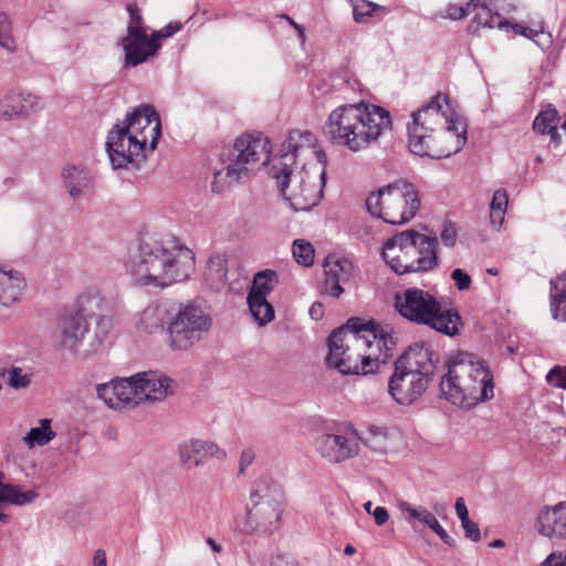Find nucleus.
<instances>
[{"instance_id":"1","label":"nucleus","mask_w":566,"mask_h":566,"mask_svg":"<svg viewBox=\"0 0 566 566\" xmlns=\"http://www.w3.org/2000/svg\"><path fill=\"white\" fill-rule=\"evenodd\" d=\"M392 328L375 322L350 318L327 338L326 365L343 375H368L391 357Z\"/></svg>"},{"instance_id":"2","label":"nucleus","mask_w":566,"mask_h":566,"mask_svg":"<svg viewBox=\"0 0 566 566\" xmlns=\"http://www.w3.org/2000/svg\"><path fill=\"white\" fill-rule=\"evenodd\" d=\"M407 133L410 151L420 157L448 158L467 143L465 122L441 93L411 114Z\"/></svg>"},{"instance_id":"3","label":"nucleus","mask_w":566,"mask_h":566,"mask_svg":"<svg viewBox=\"0 0 566 566\" xmlns=\"http://www.w3.org/2000/svg\"><path fill=\"white\" fill-rule=\"evenodd\" d=\"M391 127L386 108L359 102L334 108L324 124V133L333 145L360 153L376 145Z\"/></svg>"},{"instance_id":"4","label":"nucleus","mask_w":566,"mask_h":566,"mask_svg":"<svg viewBox=\"0 0 566 566\" xmlns=\"http://www.w3.org/2000/svg\"><path fill=\"white\" fill-rule=\"evenodd\" d=\"M195 271L192 250L169 234L144 233V287L165 290Z\"/></svg>"},{"instance_id":"5","label":"nucleus","mask_w":566,"mask_h":566,"mask_svg":"<svg viewBox=\"0 0 566 566\" xmlns=\"http://www.w3.org/2000/svg\"><path fill=\"white\" fill-rule=\"evenodd\" d=\"M443 397L452 405L471 409L494 397V379L490 367L479 357L461 353L453 357L440 381Z\"/></svg>"},{"instance_id":"6","label":"nucleus","mask_w":566,"mask_h":566,"mask_svg":"<svg viewBox=\"0 0 566 566\" xmlns=\"http://www.w3.org/2000/svg\"><path fill=\"white\" fill-rule=\"evenodd\" d=\"M271 155L270 139L262 135L243 134L223 148L220 155L221 169L214 171L211 184L214 192L244 182L268 164Z\"/></svg>"},{"instance_id":"7","label":"nucleus","mask_w":566,"mask_h":566,"mask_svg":"<svg viewBox=\"0 0 566 566\" xmlns=\"http://www.w3.org/2000/svg\"><path fill=\"white\" fill-rule=\"evenodd\" d=\"M395 307L406 319L448 336L457 335L462 324L457 312L442 308L433 295L417 287L407 289L398 294Z\"/></svg>"},{"instance_id":"8","label":"nucleus","mask_w":566,"mask_h":566,"mask_svg":"<svg viewBox=\"0 0 566 566\" xmlns=\"http://www.w3.org/2000/svg\"><path fill=\"white\" fill-rule=\"evenodd\" d=\"M421 207L416 187L405 180L394 181L371 192L366 199L367 211L384 222L400 226L412 220Z\"/></svg>"},{"instance_id":"9","label":"nucleus","mask_w":566,"mask_h":566,"mask_svg":"<svg viewBox=\"0 0 566 566\" xmlns=\"http://www.w3.org/2000/svg\"><path fill=\"white\" fill-rule=\"evenodd\" d=\"M284 199L295 211H307L323 197L326 180V166L270 172Z\"/></svg>"},{"instance_id":"10","label":"nucleus","mask_w":566,"mask_h":566,"mask_svg":"<svg viewBox=\"0 0 566 566\" xmlns=\"http://www.w3.org/2000/svg\"><path fill=\"white\" fill-rule=\"evenodd\" d=\"M284 506L282 488L268 479L258 480L250 494L244 532L272 534L277 531Z\"/></svg>"},{"instance_id":"11","label":"nucleus","mask_w":566,"mask_h":566,"mask_svg":"<svg viewBox=\"0 0 566 566\" xmlns=\"http://www.w3.org/2000/svg\"><path fill=\"white\" fill-rule=\"evenodd\" d=\"M281 150L282 154L274 159L270 172H291L292 169L312 168L316 164L327 166V155L316 135L310 130H291Z\"/></svg>"},{"instance_id":"12","label":"nucleus","mask_w":566,"mask_h":566,"mask_svg":"<svg viewBox=\"0 0 566 566\" xmlns=\"http://www.w3.org/2000/svg\"><path fill=\"white\" fill-rule=\"evenodd\" d=\"M142 118V105L128 113L120 124L108 133L106 150L114 169H139L142 142L137 139L134 125Z\"/></svg>"},{"instance_id":"13","label":"nucleus","mask_w":566,"mask_h":566,"mask_svg":"<svg viewBox=\"0 0 566 566\" xmlns=\"http://www.w3.org/2000/svg\"><path fill=\"white\" fill-rule=\"evenodd\" d=\"M212 325L210 315L193 302L180 305L167 327L168 344L172 349L186 350L198 343Z\"/></svg>"},{"instance_id":"14","label":"nucleus","mask_w":566,"mask_h":566,"mask_svg":"<svg viewBox=\"0 0 566 566\" xmlns=\"http://www.w3.org/2000/svg\"><path fill=\"white\" fill-rule=\"evenodd\" d=\"M359 441L354 429H336L319 433L314 441L316 452L329 463H340L359 453Z\"/></svg>"},{"instance_id":"15","label":"nucleus","mask_w":566,"mask_h":566,"mask_svg":"<svg viewBox=\"0 0 566 566\" xmlns=\"http://www.w3.org/2000/svg\"><path fill=\"white\" fill-rule=\"evenodd\" d=\"M142 389V373L130 377L115 378L96 387L97 397L115 410H132L142 400L138 392Z\"/></svg>"},{"instance_id":"16","label":"nucleus","mask_w":566,"mask_h":566,"mask_svg":"<svg viewBox=\"0 0 566 566\" xmlns=\"http://www.w3.org/2000/svg\"><path fill=\"white\" fill-rule=\"evenodd\" d=\"M178 461L185 470L203 467L209 460L224 462L228 453L218 443L211 440L190 438L181 441L177 447Z\"/></svg>"},{"instance_id":"17","label":"nucleus","mask_w":566,"mask_h":566,"mask_svg":"<svg viewBox=\"0 0 566 566\" xmlns=\"http://www.w3.org/2000/svg\"><path fill=\"white\" fill-rule=\"evenodd\" d=\"M430 380L398 361L388 384V391L399 405H411L427 390Z\"/></svg>"},{"instance_id":"18","label":"nucleus","mask_w":566,"mask_h":566,"mask_svg":"<svg viewBox=\"0 0 566 566\" xmlns=\"http://www.w3.org/2000/svg\"><path fill=\"white\" fill-rule=\"evenodd\" d=\"M43 108L44 104L39 95L14 87L9 90L0 101V119L3 122L25 120Z\"/></svg>"},{"instance_id":"19","label":"nucleus","mask_w":566,"mask_h":566,"mask_svg":"<svg viewBox=\"0 0 566 566\" xmlns=\"http://www.w3.org/2000/svg\"><path fill=\"white\" fill-rule=\"evenodd\" d=\"M412 252L408 259V273H427L439 265L438 238L411 230Z\"/></svg>"},{"instance_id":"20","label":"nucleus","mask_w":566,"mask_h":566,"mask_svg":"<svg viewBox=\"0 0 566 566\" xmlns=\"http://www.w3.org/2000/svg\"><path fill=\"white\" fill-rule=\"evenodd\" d=\"M412 242L415 241L411 237V230H403L387 239L382 244V258L398 275L407 274L409 252L413 251Z\"/></svg>"},{"instance_id":"21","label":"nucleus","mask_w":566,"mask_h":566,"mask_svg":"<svg viewBox=\"0 0 566 566\" xmlns=\"http://www.w3.org/2000/svg\"><path fill=\"white\" fill-rule=\"evenodd\" d=\"M324 292L333 297H338L346 284L355 274L354 262L345 256L329 255L325 260Z\"/></svg>"},{"instance_id":"22","label":"nucleus","mask_w":566,"mask_h":566,"mask_svg":"<svg viewBox=\"0 0 566 566\" xmlns=\"http://www.w3.org/2000/svg\"><path fill=\"white\" fill-rule=\"evenodd\" d=\"M88 332V323L80 312L62 314L56 322L55 338L66 349H75Z\"/></svg>"},{"instance_id":"23","label":"nucleus","mask_w":566,"mask_h":566,"mask_svg":"<svg viewBox=\"0 0 566 566\" xmlns=\"http://www.w3.org/2000/svg\"><path fill=\"white\" fill-rule=\"evenodd\" d=\"M537 531L551 539H566V502L543 507L537 515Z\"/></svg>"},{"instance_id":"24","label":"nucleus","mask_w":566,"mask_h":566,"mask_svg":"<svg viewBox=\"0 0 566 566\" xmlns=\"http://www.w3.org/2000/svg\"><path fill=\"white\" fill-rule=\"evenodd\" d=\"M64 188L73 201L81 200L94 185V175L82 164H69L61 174Z\"/></svg>"},{"instance_id":"25","label":"nucleus","mask_w":566,"mask_h":566,"mask_svg":"<svg viewBox=\"0 0 566 566\" xmlns=\"http://www.w3.org/2000/svg\"><path fill=\"white\" fill-rule=\"evenodd\" d=\"M437 361L438 355L423 342L411 345L401 360L407 369L415 370L429 380L434 374Z\"/></svg>"},{"instance_id":"26","label":"nucleus","mask_w":566,"mask_h":566,"mask_svg":"<svg viewBox=\"0 0 566 566\" xmlns=\"http://www.w3.org/2000/svg\"><path fill=\"white\" fill-rule=\"evenodd\" d=\"M398 509L405 515V520L409 524L413 525V523L418 521L434 532L446 545L450 547L455 546L454 538L441 526L436 515L424 506H415L407 501H401L398 503Z\"/></svg>"},{"instance_id":"27","label":"nucleus","mask_w":566,"mask_h":566,"mask_svg":"<svg viewBox=\"0 0 566 566\" xmlns=\"http://www.w3.org/2000/svg\"><path fill=\"white\" fill-rule=\"evenodd\" d=\"M27 286L24 275L12 268L0 264V304L9 307L18 303Z\"/></svg>"},{"instance_id":"28","label":"nucleus","mask_w":566,"mask_h":566,"mask_svg":"<svg viewBox=\"0 0 566 566\" xmlns=\"http://www.w3.org/2000/svg\"><path fill=\"white\" fill-rule=\"evenodd\" d=\"M132 23L128 27L127 36L123 40L122 45L125 51L126 65L136 66L142 63V25L139 23L138 7L136 4L128 6Z\"/></svg>"},{"instance_id":"29","label":"nucleus","mask_w":566,"mask_h":566,"mask_svg":"<svg viewBox=\"0 0 566 566\" xmlns=\"http://www.w3.org/2000/svg\"><path fill=\"white\" fill-rule=\"evenodd\" d=\"M172 380L158 370L144 371V403L165 400L172 395Z\"/></svg>"},{"instance_id":"30","label":"nucleus","mask_w":566,"mask_h":566,"mask_svg":"<svg viewBox=\"0 0 566 566\" xmlns=\"http://www.w3.org/2000/svg\"><path fill=\"white\" fill-rule=\"evenodd\" d=\"M172 310V303L169 300H158L150 303L144 310V332L154 333L164 328V324Z\"/></svg>"},{"instance_id":"31","label":"nucleus","mask_w":566,"mask_h":566,"mask_svg":"<svg viewBox=\"0 0 566 566\" xmlns=\"http://www.w3.org/2000/svg\"><path fill=\"white\" fill-rule=\"evenodd\" d=\"M551 311L555 319L566 322V270L551 280Z\"/></svg>"},{"instance_id":"32","label":"nucleus","mask_w":566,"mask_h":566,"mask_svg":"<svg viewBox=\"0 0 566 566\" xmlns=\"http://www.w3.org/2000/svg\"><path fill=\"white\" fill-rule=\"evenodd\" d=\"M503 31H512L513 33L532 40L541 49L548 48L552 44V35L545 31L543 23H536L533 27H526L522 23L510 22Z\"/></svg>"},{"instance_id":"33","label":"nucleus","mask_w":566,"mask_h":566,"mask_svg":"<svg viewBox=\"0 0 566 566\" xmlns=\"http://www.w3.org/2000/svg\"><path fill=\"white\" fill-rule=\"evenodd\" d=\"M182 29V23L170 22L163 29L151 32L150 35L146 34L144 30V62L149 57L155 56L161 48V41L166 40Z\"/></svg>"},{"instance_id":"34","label":"nucleus","mask_w":566,"mask_h":566,"mask_svg":"<svg viewBox=\"0 0 566 566\" xmlns=\"http://www.w3.org/2000/svg\"><path fill=\"white\" fill-rule=\"evenodd\" d=\"M3 474L0 473V503H10L15 505H24L31 503L38 497V493L30 491H22L19 486L6 484L2 482ZM3 515L0 513V518Z\"/></svg>"},{"instance_id":"35","label":"nucleus","mask_w":566,"mask_h":566,"mask_svg":"<svg viewBox=\"0 0 566 566\" xmlns=\"http://www.w3.org/2000/svg\"><path fill=\"white\" fill-rule=\"evenodd\" d=\"M478 7H472V11H476L474 21L483 27L494 29L497 28L503 30L507 25V20H503L497 12H493L491 8V1L476 0Z\"/></svg>"},{"instance_id":"36","label":"nucleus","mask_w":566,"mask_h":566,"mask_svg":"<svg viewBox=\"0 0 566 566\" xmlns=\"http://www.w3.org/2000/svg\"><path fill=\"white\" fill-rule=\"evenodd\" d=\"M149 126H151L149 130L150 142L147 145L146 140L144 139V151H154L157 148V144L161 137V122L158 112L154 108V106L144 104V132Z\"/></svg>"},{"instance_id":"37","label":"nucleus","mask_w":566,"mask_h":566,"mask_svg":"<svg viewBox=\"0 0 566 566\" xmlns=\"http://www.w3.org/2000/svg\"><path fill=\"white\" fill-rule=\"evenodd\" d=\"M39 424V427L31 428L22 439L30 449L35 446L42 447L48 444L56 436L55 431L51 428V419H40Z\"/></svg>"},{"instance_id":"38","label":"nucleus","mask_w":566,"mask_h":566,"mask_svg":"<svg viewBox=\"0 0 566 566\" xmlns=\"http://www.w3.org/2000/svg\"><path fill=\"white\" fill-rule=\"evenodd\" d=\"M247 302L250 313L259 326H265L274 319V308L268 298L248 296Z\"/></svg>"},{"instance_id":"39","label":"nucleus","mask_w":566,"mask_h":566,"mask_svg":"<svg viewBox=\"0 0 566 566\" xmlns=\"http://www.w3.org/2000/svg\"><path fill=\"white\" fill-rule=\"evenodd\" d=\"M279 280L277 274L272 270H265L255 274L253 285L248 296H259L268 298V295L274 290Z\"/></svg>"},{"instance_id":"40","label":"nucleus","mask_w":566,"mask_h":566,"mask_svg":"<svg viewBox=\"0 0 566 566\" xmlns=\"http://www.w3.org/2000/svg\"><path fill=\"white\" fill-rule=\"evenodd\" d=\"M507 201V193L504 189L494 191L490 203V220L496 230L503 224Z\"/></svg>"},{"instance_id":"41","label":"nucleus","mask_w":566,"mask_h":566,"mask_svg":"<svg viewBox=\"0 0 566 566\" xmlns=\"http://www.w3.org/2000/svg\"><path fill=\"white\" fill-rule=\"evenodd\" d=\"M559 122V115L555 107L547 105L542 109L533 122V129L537 134L545 135L547 132H552L557 127Z\"/></svg>"},{"instance_id":"42","label":"nucleus","mask_w":566,"mask_h":566,"mask_svg":"<svg viewBox=\"0 0 566 566\" xmlns=\"http://www.w3.org/2000/svg\"><path fill=\"white\" fill-rule=\"evenodd\" d=\"M292 254L297 264L311 266L314 263L315 250L311 242L304 239H296L292 244Z\"/></svg>"},{"instance_id":"43","label":"nucleus","mask_w":566,"mask_h":566,"mask_svg":"<svg viewBox=\"0 0 566 566\" xmlns=\"http://www.w3.org/2000/svg\"><path fill=\"white\" fill-rule=\"evenodd\" d=\"M353 17L357 23H366L368 19L379 9L378 4L367 0H350Z\"/></svg>"},{"instance_id":"44","label":"nucleus","mask_w":566,"mask_h":566,"mask_svg":"<svg viewBox=\"0 0 566 566\" xmlns=\"http://www.w3.org/2000/svg\"><path fill=\"white\" fill-rule=\"evenodd\" d=\"M208 271L219 281H226L228 273V255L226 252H216L208 260Z\"/></svg>"},{"instance_id":"45","label":"nucleus","mask_w":566,"mask_h":566,"mask_svg":"<svg viewBox=\"0 0 566 566\" xmlns=\"http://www.w3.org/2000/svg\"><path fill=\"white\" fill-rule=\"evenodd\" d=\"M1 376L6 379L7 384L13 389L27 388L30 382V376L22 373V369L19 367H11L9 369H4Z\"/></svg>"},{"instance_id":"46","label":"nucleus","mask_w":566,"mask_h":566,"mask_svg":"<svg viewBox=\"0 0 566 566\" xmlns=\"http://www.w3.org/2000/svg\"><path fill=\"white\" fill-rule=\"evenodd\" d=\"M364 443L375 451L384 452L388 449L387 432L382 428H371Z\"/></svg>"},{"instance_id":"47","label":"nucleus","mask_w":566,"mask_h":566,"mask_svg":"<svg viewBox=\"0 0 566 566\" xmlns=\"http://www.w3.org/2000/svg\"><path fill=\"white\" fill-rule=\"evenodd\" d=\"M475 1L476 0H468L462 6L450 3L447 6L442 18L450 20H461L465 18L470 12H472V7H478V3H475Z\"/></svg>"},{"instance_id":"48","label":"nucleus","mask_w":566,"mask_h":566,"mask_svg":"<svg viewBox=\"0 0 566 566\" xmlns=\"http://www.w3.org/2000/svg\"><path fill=\"white\" fill-rule=\"evenodd\" d=\"M113 328V319L106 315H98L95 318V337L97 343L101 344L109 334Z\"/></svg>"},{"instance_id":"49","label":"nucleus","mask_w":566,"mask_h":566,"mask_svg":"<svg viewBox=\"0 0 566 566\" xmlns=\"http://www.w3.org/2000/svg\"><path fill=\"white\" fill-rule=\"evenodd\" d=\"M546 380L554 387L566 389V367L555 366L547 373Z\"/></svg>"},{"instance_id":"50","label":"nucleus","mask_w":566,"mask_h":566,"mask_svg":"<svg viewBox=\"0 0 566 566\" xmlns=\"http://www.w3.org/2000/svg\"><path fill=\"white\" fill-rule=\"evenodd\" d=\"M458 232L453 223L446 221L440 231V239L444 247L453 248L457 243Z\"/></svg>"},{"instance_id":"51","label":"nucleus","mask_w":566,"mask_h":566,"mask_svg":"<svg viewBox=\"0 0 566 566\" xmlns=\"http://www.w3.org/2000/svg\"><path fill=\"white\" fill-rule=\"evenodd\" d=\"M0 46L8 51L13 48L10 23L3 14H0Z\"/></svg>"},{"instance_id":"52","label":"nucleus","mask_w":566,"mask_h":566,"mask_svg":"<svg viewBox=\"0 0 566 566\" xmlns=\"http://www.w3.org/2000/svg\"><path fill=\"white\" fill-rule=\"evenodd\" d=\"M451 277L460 291H465L471 286V276L462 269H454L451 273Z\"/></svg>"},{"instance_id":"53","label":"nucleus","mask_w":566,"mask_h":566,"mask_svg":"<svg viewBox=\"0 0 566 566\" xmlns=\"http://www.w3.org/2000/svg\"><path fill=\"white\" fill-rule=\"evenodd\" d=\"M140 263L139 255L135 254L125 262L126 272L129 273L135 283L140 282Z\"/></svg>"},{"instance_id":"54","label":"nucleus","mask_w":566,"mask_h":566,"mask_svg":"<svg viewBox=\"0 0 566 566\" xmlns=\"http://www.w3.org/2000/svg\"><path fill=\"white\" fill-rule=\"evenodd\" d=\"M462 528L464 530L465 536L473 541L478 542L481 539V532L479 525L471 521L470 518L465 522L461 523Z\"/></svg>"},{"instance_id":"55","label":"nucleus","mask_w":566,"mask_h":566,"mask_svg":"<svg viewBox=\"0 0 566 566\" xmlns=\"http://www.w3.org/2000/svg\"><path fill=\"white\" fill-rule=\"evenodd\" d=\"M541 566H566V553H552Z\"/></svg>"},{"instance_id":"56","label":"nucleus","mask_w":566,"mask_h":566,"mask_svg":"<svg viewBox=\"0 0 566 566\" xmlns=\"http://www.w3.org/2000/svg\"><path fill=\"white\" fill-rule=\"evenodd\" d=\"M371 516L374 517L375 523L378 526L386 524L389 520V513H388L387 509L384 506L375 507L371 513Z\"/></svg>"},{"instance_id":"57","label":"nucleus","mask_w":566,"mask_h":566,"mask_svg":"<svg viewBox=\"0 0 566 566\" xmlns=\"http://www.w3.org/2000/svg\"><path fill=\"white\" fill-rule=\"evenodd\" d=\"M455 513L461 523L469 520V511L462 497H458L455 501Z\"/></svg>"},{"instance_id":"58","label":"nucleus","mask_w":566,"mask_h":566,"mask_svg":"<svg viewBox=\"0 0 566 566\" xmlns=\"http://www.w3.org/2000/svg\"><path fill=\"white\" fill-rule=\"evenodd\" d=\"M254 452L251 449L243 450L240 455V471L243 472L254 461Z\"/></svg>"},{"instance_id":"59","label":"nucleus","mask_w":566,"mask_h":566,"mask_svg":"<svg viewBox=\"0 0 566 566\" xmlns=\"http://www.w3.org/2000/svg\"><path fill=\"white\" fill-rule=\"evenodd\" d=\"M93 566H107L106 553L103 549H97L94 553Z\"/></svg>"},{"instance_id":"60","label":"nucleus","mask_w":566,"mask_h":566,"mask_svg":"<svg viewBox=\"0 0 566 566\" xmlns=\"http://www.w3.org/2000/svg\"><path fill=\"white\" fill-rule=\"evenodd\" d=\"M310 315L314 319H319L323 315V306L319 303H315L310 308Z\"/></svg>"},{"instance_id":"61","label":"nucleus","mask_w":566,"mask_h":566,"mask_svg":"<svg viewBox=\"0 0 566 566\" xmlns=\"http://www.w3.org/2000/svg\"><path fill=\"white\" fill-rule=\"evenodd\" d=\"M207 545L211 548L214 553H220L222 551V547L220 544H218L213 538L209 537L206 541Z\"/></svg>"},{"instance_id":"62","label":"nucleus","mask_w":566,"mask_h":566,"mask_svg":"<svg viewBox=\"0 0 566 566\" xmlns=\"http://www.w3.org/2000/svg\"><path fill=\"white\" fill-rule=\"evenodd\" d=\"M545 135H549L551 140L558 146L560 144V135L558 134L557 127L552 132H547Z\"/></svg>"},{"instance_id":"63","label":"nucleus","mask_w":566,"mask_h":566,"mask_svg":"<svg viewBox=\"0 0 566 566\" xmlns=\"http://www.w3.org/2000/svg\"><path fill=\"white\" fill-rule=\"evenodd\" d=\"M286 19L290 22V24L292 27H294V29L298 32L301 40L304 41V39H305L304 29L300 24L294 22L291 18L286 17Z\"/></svg>"},{"instance_id":"64","label":"nucleus","mask_w":566,"mask_h":566,"mask_svg":"<svg viewBox=\"0 0 566 566\" xmlns=\"http://www.w3.org/2000/svg\"><path fill=\"white\" fill-rule=\"evenodd\" d=\"M364 510L369 514L371 515L374 509H373V503L370 501H367L365 504H364Z\"/></svg>"}]
</instances>
